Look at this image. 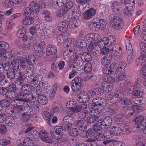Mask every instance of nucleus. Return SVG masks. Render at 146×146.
<instances>
[{
    "mask_svg": "<svg viewBox=\"0 0 146 146\" xmlns=\"http://www.w3.org/2000/svg\"><path fill=\"white\" fill-rule=\"evenodd\" d=\"M62 128L60 126H52L50 129V133L54 139L64 143L68 139V137L64 135Z\"/></svg>",
    "mask_w": 146,
    "mask_h": 146,
    "instance_id": "1",
    "label": "nucleus"
},
{
    "mask_svg": "<svg viewBox=\"0 0 146 146\" xmlns=\"http://www.w3.org/2000/svg\"><path fill=\"white\" fill-rule=\"evenodd\" d=\"M110 24L114 29H121L123 25L122 18L119 16L111 14L109 17Z\"/></svg>",
    "mask_w": 146,
    "mask_h": 146,
    "instance_id": "2",
    "label": "nucleus"
},
{
    "mask_svg": "<svg viewBox=\"0 0 146 146\" xmlns=\"http://www.w3.org/2000/svg\"><path fill=\"white\" fill-rule=\"evenodd\" d=\"M62 121L60 126L63 131H66L68 130L72 127L74 120L73 117L66 115L63 117Z\"/></svg>",
    "mask_w": 146,
    "mask_h": 146,
    "instance_id": "3",
    "label": "nucleus"
},
{
    "mask_svg": "<svg viewBox=\"0 0 146 146\" xmlns=\"http://www.w3.org/2000/svg\"><path fill=\"white\" fill-rule=\"evenodd\" d=\"M40 7L36 2L33 1L31 2L29 4V7H26L24 10L25 15H28V14H33V12L37 13L40 10Z\"/></svg>",
    "mask_w": 146,
    "mask_h": 146,
    "instance_id": "4",
    "label": "nucleus"
},
{
    "mask_svg": "<svg viewBox=\"0 0 146 146\" xmlns=\"http://www.w3.org/2000/svg\"><path fill=\"white\" fill-rule=\"evenodd\" d=\"M135 122L137 124V127L139 128L140 131H143L146 130V119H144L143 116L141 115L136 117Z\"/></svg>",
    "mask_w": 146,
    "mask_h": 146,
    "instance_id": "5",
    "label": "nucleus"
},
{
    "mask_svg": "<svg viewBox=\"0 0 146 146\" xmlns=\"http://www.w3.org/2000/svg\"><path fill=\"white\" fill-rule=\"evenodd\" d=\"M38 135L40 139L42 141L50 144L54 143L53 139L49 137L47 133L45 131H40Z\"/></svg>",
    "mask_w": 146,
    "mask_h": 146,
    "instance_id": "6",
    "label": "nucleus"
},
{
    "mask_svg": "<svg viewBox=\"0 0 146 146\" xmlns=\"http://www.w3.org/2000/svg\"><path fill=\"white\" fill-rule=\"evenodd\" d=\"M90 114V116L87 117V120L88 123H93L97 121L99 118V114L95 112L92 111Z\"/></svg>",
    "mask_w": 146,
    "mask_h": 146,
    "instance_id": "7",
    "label": "nucleus"
},
{
    "mask_svg": "<svg viewBox=\"0 0 146 146\" xmlns=\"http://www.w3.org/2000/svg\"><path fill=\"white\" fill-rule=\"evenodd\" d=\"M96 11L93 8H91L86 10L83 14V18L85 20H88L96 14Z\"/></svg>",
    "mask_w": 146,
    "mask_h": 146,
    "instance_id": "8",
    "label": "nucleus"
},
{
    "mask_svg": "<svg viewBox=\"0 0 146 146\" xmlns=\"http://www.w3.org/2000/svg\"><path fill=\"white\" fill-rule=\"evenodd\" d=\"M102 123L104 126V130H106L110 128L112 123V119L110 116H106L102 119Z\"/></svg>",
    "mask_w": 146,
    "mask_h": 146,
    "instance_id": "9",
    "label": "nucleus"
},
{
    "mask_svg": "<svg viewBox=\"0 0 146 146\" xmlns=\"http://www.w3.org/2000/svg\"><path fill=\"white\" fill-rule=\"evenodd\" d=\"M109 132L111 135L117 136L121 134L122 130L121 128L118 126H113L110 128Z\"/></svg>",
    "mask_w": 146,
    "mask_h": 146,
    "instance_id": "10",
    "label": "nucleus"
},
{
    "mask_svg": "<svg viewBox=\"0 0 146 146\" xmlns=\"http://www.w3.org/2000/svg\"><path fill=\"white\" fill-rule=\"evenodd\" d=\"M92 94L91 90L89 91L88 93L84 91H81L79 95L81 96L83 100H84V102H86L89 101L92 97L91 95Z\"/></svg>",
    "mask_w": 146,
    "mask_h": 146,
    "instance_id": "11",
    "label": "nucleus"
},
{
    "mask_svg": "<svg viewBox=\"0 0 146 146\" xmlns=\"http://www.w3.org/2000/svg\"><path fill=\"white\" fill-rule=\"evenodd\" d=\"M92 102L93 103H96L98 107L99 106H106L108 104L107 101L105 100L100 97L93 99Z\"/></svg>",
    "mask_w": 146,
    "mask_h": 146,
    "instance_id": "12",
    "label": "nucleus"
},
{
    "mask_svg": "<svg viewBox=\"0 0 146 146\" xmlns=\"http://www.w3.org/2000/svg\"><path fill=\"white\" fill-rule=\"evenodd\" d=\"M98 35L97 34L91 33L88 34L86 36V38L87 41L92 43H96L99 40L98 37Z\"/></svg>",
    "mask_w": 146,
    "mask_h": 146,
    "instance_id": "13",
    "label": "nucleus"
},
{
    "mask_svg": "<svg viewBox=\"0 0 146 146\" xmlns=\"http://www.w3.org/2000/svg\"><path fill=\"white\" fill-rule=\"evenodd\" d=\"M112 46L110 47V52L112 54H113L115 56H120L122 54V50L121 47L118 46Z\"/></svg>",
    "mask_w": 146,
    "mask_h": 146,
    "instance_id": "14",
    "label": "nucleus"
},
{
    "mask_svg": "<svg viewBox=\"0 0 146 146\" xmlns=\"http://www.w3.org/2000/svg\"><path fill=\"white\" fill-rule=\"evenodd\" d=\"M32 64L27 63L25 61L22 60V61H21L20 66L23 68H26L27 73L29 74V72H32L34 70V66Z\"/></svg>",
    "mask_w": 146,
    "mask_h": 146,
    "instance_id": "15",
    "label": "nucleus"
},
{
    "mask_svg": "<svg viewBox=\"0 0 146 146\" xmlns=\"http://www.w3.org/2000/svg\"><path fill=\"white\" fill-rule=\"evenodd\" d=\"M64 20L66 22L69 26L72 28H75L77 27V25L76 24H75L76 22L75 20H74L72 18L69 17L68 15H66L65 17V16H63Z\"/></svg>",
    "mask_w": 146,
    "mask_h": 146,
    "instance_id": "16",
    "label": "nucleus"
},
{
    "mask_svg": "<svg viewBox=\"0 0 146 146\" xmlns=\"http://www.w3.org/2000/svg\"><path fill=\"white\" fill-rule=\"evenodd\" d=\"M27 105L32 110L36 112L39 111L40 105L36 102H27Z\"/></svg>",
    "mask_w": 146,
    "mask_h": 146,
    "instance_id": "17",
    "label": "nucleus"
},
{
    "mask_svg": "<svg viewBox=\"0 0 146 146\" xmlns=\"http://www.w3.org/2000/svg\"><path fill=\"white\" fill-rule=\"evenodd\" d=\"M57 51L56 47L54 45L50 44L47 47L46 54L47 55L54 54L56 53Z\"/></svg>",
    "mask_w": 146,
    "mask_h": 146,
    "instance_id": "18",
    "label": "nucleus"
},
{
    "mask_svg": "<svg viewBox=\"0 0 146 146\" xmlns=\"http://www.w3.org/2000/svg\"><path fill=\"white\" fill-rule=\"evenodd\" d=\"M42 78V76L40 74L35 76L31 83L32 86L35 87H38V85L40 83Z\"/></svg>",
    "mask_w": 146,
    "mask_h": 146,
    "instance_id": "19",
    "label": "nucleus"
},
{
    "mask_svg": "<svg viewBox=\"0 0 146 146\" xmlns=\"http://www.w3.org/2000/svg\"><path fill=\"white\" fill-rule=\"evenodd\" d=\"M102 119H99L98 122L93 125V129L95 130L97 132L98 131L102 132L104 128V126L102 123Z\"/></svg>",
    "mask_w": 146,
    "mask_h": 146,
    "instance_id": "20",
    "label": "nucleus"
},
{
    "mask_svg": "<svg viewBox=\"0 0 146 146\" xmlns=\"http://www.w3.org/2000/svg\"><path fill=\"white\" fill-rule=\"evenodd\" d=\"M41 14L44 17L46 21L50 22L52 21V18L49 11L46 9H44L41 12Z\"/></svg>",
    "mask_w": 146,
    "mask_h": 146,
    "instance_id": "21",
    "label": "nucleus"
},
{
    "mask_svg": "<svg viewBox=\"0 0 146 146\" xmlns=\"http://www.w3.org/2000/svg\"><path fill=\"white\" fill-rule=\"evenodd\" d=\"M28 16L25 17L22 20V23L25 25H29L32 24L34 22L35 18L32 17L30 14H28Z\"/></svg>",
    "mask_w": 146,
    "mask_h": 146,
    "instance_id": "22",
    "label": "nucleus"
},
{
    "mask_svg": "<svg viewBox=\"0 0 146 146\" xmlns=\"http://www.w3.org/2000/svg\"><path fill=\"white\" fill-rule=\"evenodd\" d=\"M91 90L93 96L94 95L96 96H98L99 95L101 96L103 95L104 92H107L106 90H104L101 88H97Z\"/></svg>",
    "mask_w": 146,
    "mask_h": 146,
    "instance_id": "23",
    "label": "nucleus"
},
{
    "mask_svg": "<svg viewBox=\"0 0 146 146\" xmlns=\"http://www.w3.org/2000/svg\"><path fill=\"white\" fill-rule=\"evenodd\" d=\"M27 137L30 141H33L36 139L38 137L37 131L35 129H33L27 135Z\"/></svg>",
    "mask_w": 146,
    "mask_h": 146,
    "instance_id": "24",
    "label": "nucleus"
},
{
    "mask_svg": "<svg viewBox=\"0 0 146 146\" xmlns=\"http://www.w3.org/2000/svg\"><path fill=\"white\" fill-rule=\"evenodd\" d=\"M67 24L66 22H62L58 24V30L62 33H64L68 30Z\"/></svg>",
    "mask_w": 146,
    "mask_h": 146,
    "instance_id": "25",
    "label": "nucleus"
},
{
    "mask_svg": "<svg viewBox=\"0 0 146 146\" xmlns=\"http://www.w3.org/2000/svg\"><path fill=\"white\" fill-rule=\"evenodd\" d=\"M81 57L82 60L85 62L90 61L92 59L91 54L87 52H84Z\"/></svg>",
    "mask_w": 146,
    "mask_h": 146,
    "instance_id": "26",
    "label": "nucleus"
},
{
    "mask_svg": "<svg viewBox=\"0 0 146 146\" xmlns=\"http://www.w3.org/2000/svg\"><path fill=\"white\" fill-rule=\"evenodd\" d=\"M86 123V121L84 120H78L77 121L76 125L79 129L84 131V130H83V129H85L87 128Z\"/></svg>",
    "mask_w": 146,
    "mask_h": 146,
    "instance_id": "27",
    "label": "nucleus"
},
{
    "mask_svg": "<svg viewBox=\"0 0 146 146\" xmlns=\"http://www.w3.org/2000/svg\"><path fill=\"white\" fill-rule=\"evenodd\" d=\"M100 19H94L93 22L91 23V24L90 25V27L91 29L93 28V27L95 28V30L97 29V30L99 29H100Z\"/></svg>",
    "mask_w": 146,
    "mask_h": 146,
    "instance_id": "28",
    "label": "nucleus"
},
{
    "mask_svg": "<svg viewBox=\"0 0 146 146\" xmlns=\"http://www.w3.org/2000/svg\"><path fill=\"white\" fill-rule=\"evenodd\" d=\"M20 89L21 90L22 92L26 96L27 94H30L31 91V86L30 85L27 84H25L24 86H22Z\"/></svg>",
    "mask_w": 146,
    "mask_h": 146,
    "instance_id": "29",
    "label": "nucleus"
},
{
    "mask_svg": "<svg viewBox=\"0 0 146 146\" xmlns=\"http://www.w3.org/2000/svg\"><path fill=\"white\" fill-rule=\"evenodd\" d=\"M79 132L78 129L74 128H71L68 130V134L71 136L76 137L79 135Z\"/></svg>",
    "mask_w": 146,
    "mask_h": 146,
    "instance_id": "30",
    "label": "nucleus"
},
{
    "mask_svg": "<svg viewBox=\"0 0 146 146\" xmlns=\"http://www.w3.org/2000/svg\"><path fill=\"white\" fill-rule=\"evenodd\" d=\"M26 30L21 29L17 33V36L19 38H22L23 40L24 39H26L27 37L26 34Z\"/></svg>",
    "mask_w": 146,
    "mask_h": 146,
    "instance_id": "31",
    "label": "nucleus"
},
{
    "mask_svg": "<svg viewBox=\"0 0 146 146\" xmlns=\"http://www.w3.org/2000/svg\"><path fill=\"white\" fill-rule=\"evenodd\" d=\"M97 134L95 137V139L99 141H103L106 139V137L104 135V133L102 132L98 131L97 132Z\"/></svg>",
    "mask_w": 146,
    "mask_h": 146,
    "instance_id": "32",
    "label": "nucleus"
},
{
    "mask_svg": "<svg viewBox=\"0 0 146 146\" xmlns=\"http://www.w3.org/2000/svg\"><path fill=\"white\" fill-rule=\"evenodd\" d=\"M15 13V11L14 9L11 8L9 10L7 11L6 12L3 13V12L0 11V19L2 20H3V19H5V17L4 16L9 15L11 14H14Z\"/></svg>",
    "mask_w": 146,
    "mask_h": 146,
    "instance_id": "33",
    "label": "nucleus"
},
{
    "mask_svg": "<svg viewBox=\"0 0 146 146\" xmlns=\"http://www.w3.org/2000/svg\"><path fill=\"white\" fill-rule=\"evenodd\" d=\"M21 119L23 121L25 122H28L31 117V115L28 112L22 113Z\"/></svg>",
    "mask_w": 146,
    "mask_h": 146,
    "instance_id": "34",
    "label": "nucleus"
},
{
    "mask_svg": "<svg viewBox=\"0 0 146 146\" xmlns=\"http://www.w3.org/2000/svg\"><path fill=\"white\" fill-rule=\"evenodd\" d=\"M140 51L141 55L144 58L146 57V44L144 42H141L139 44Z\"/></svg>",
    "mask_w": 146,
    "mask_h": 146,
    "instance_id": "35",
    "label": "nucleus"
},
{
    "mask_svg": "<svg viewBox=\"0 0 146 146\" xmlns=\"http://www.w3.org/2000/svg\"><path fill=\"white\" fill-rule=\"evenodd\" d=\"M26 58V60L24 61L27 63L33 64L36 62V58L33 54H30L28 56V59L27 58Z\"/></svg>",
    "mask_w": 146,
    "mask_h": 146,
    "instance_id": "36",
    "label": "nucleus"
},
{
    "mask_svg": "<svg viewBox=\"0 0 146 146\" xmlns=\"http://www.w3.org/2000/svg\"><path fill=\"white\" fill-rule=\"evenodd\" d=\"M37 100L38 102L42 105H45L48 102V100L46 96L44 95H42L40 96Z\"/></svg>",
    "mask_w": 146,
    "mask_h": 146,
    "instance_id": "37",
    "label": "nucleus"
},
{
    "mask_svg": "<svg viewBox=\"0 0 146 146\" xmlns=\"http://www.w3.org/2000/svg\"><path fill=\"white\" fill-rule=\"evenodd\" d=\"M108 55V57H105V58H102V63L105 66H108L111 63L112 56L110 54H109Z\"/></svg>",
    "mask_w": 146,
    "mask_h": 146,
    "instance_id": "38",
    "label": "nucleus"
},
{
    "mask_svg": "<svg viewBox=\"0 0 146 146\" xmlns=\"http://www.w3.org/2000/svg\"><path fill=\"white\" fill-rule=\"evenodd\" d=\"M103 72L106 74L110 75L113 74L114 72L108 66H105L103 68Z\"/></svg>",
    "mask_w": 146,
    "mask_h": 146,
    "instance_id": "39",
    "label": "nucleus"
},
{
    "mask_svg": "<svg viewBox=\"0 0 146 146\" xmlns=\"http://www.w3.org/2000/svg\"><path fill=\"white\" fill-rule=\"evenodd\" d=\"M112 8L113 11L117 13V14H118V11L119 10V9L120 8L119 3L118 2H114L112 4Z\"/></svg>",
    "mask_w": 146,
    "mask_h": 146,
    "instance_id": "40",
    "label": "nucleus"
},
{
    "mask_svg": "<svg viewBox=\"0 0 146 146\" xmlns=\"http://www.w3.org/2000/svg\"><path fill=\"white\" fill-rule=\"evenodd\" d=\"M101 49V48L99 46L95 45L94 48L92 51L93 54L96 56H99L100 54Z\"/></svg>",
    "mask_w": 146,
    "mask_h": 146,
    "instance_id": "41",
    "label": "nucleus"
},
{
    "mask_svg": "<svg viewBox=\"0 0 146 146\" xmlns=\"http://www.w3.org/2000/svg\"><path fill=\"white\" fill-rule=\"evenodd\" d=\"M71 11L73 15L79 17L80 16L81 12L78 8L76 6L71 9Z\"/></svg>",
    "mask_w": 146,
    "mask_h": 146,
    "instance_id": "42",
    "label": "nucleus"
},
{
    "mask_svg": "<svg viewBox=\"0 0 146 146\" xmlns=\"http://www.w3.org/2000/svg\"><path fill=\"white\" fill-rule=\"evenodd\" d=\"M26 78L23 73L16 71L15 78H17L18 80L23 81L25 80Z\"/></svg>",
    "mask_w": 146,
    "mask_h": 146,
    "instance_id": "43",
    "label": "nucleus"
},
{
    "mask_svg": "<svg viewBox=\"0 0 146 146\" xmlns=\"http://www.w3.org/2000/svg\"><path fill=\"white\" fill-rule=\"evenodd\" d=\"M64 8L67 11L70 9H71L75 7L73 6V3L71 1H69L67 3H65L64 5Z\"/></svg>",
    "mask_w": 146,
    "mask_h": 146,
    "instance_id": "44",
    "label": "nucleus"
},
{
    "mask_svg": "<svg viewBox=\"0 0 146 146\" xmlns=\"http://www.w3.org/2000/svg\"><path fill=\"white\" fill-rule=\"evenodd\" d=\"M143 56L139 57L137 58L136 61V63L138 66H141L143 65L145 62H146V57L144 58Z\"/></svg>",
    "mask_w": 146,
    "mask_h": 146,
    "instance_id": "45",
    "label": "nucleus"
},
{
    "mask_svg": "<svg viewBox=\"0 0 146 146\" xmlns=\"http://www.w3.org/2000/svg\"><path fill=\"white\" fill-rule=\"evenodd\" d=\"M101 52L102 54L106 55L105 56V57H108L109 54H110L111 55V56H112V54L110 52V48H108L105 47H103L102 49Z\"/></svg>",
    "mask_w": 146,
    "mask_h": 146,
    "instance_id": "46",
    "label": "nucleus"
},
{
    "mask_svg": "<svg viewBox=\"0 0 146 146\" xmlns=\"http://www.w3.org/2000/svg\"><path fill=\"white\" fill-rule=\"evenodd\" d=\"M72 80L73 81V82H74V83L76 84L77 85L79 86L80 88H82V83L83 82V80L81 78L78 76L76 78H75Z\"/></svg>",
    "mask_w": 146,
    "mask_h": 146,
    "instance_id": "47",
    "label": "nucleus"
},
{
    "mask_svg": "<svg viewBox=\"0 0 146 146\" xmlns=\"http://www.w3.org/2000/svg\"><path fill=\"white\" fill-rule=\"evenodd\" d=\"M121 103L122 104H124L125 105H129L133 104V102L132 100L130 99H128L126 98H123Z\"/></svg>",
    "mask_w": 146,
    "mask_h": 146,
    "instance_id": "48",
    "label": "nucleus"
},
{
    "mask_svg": "<svg viewBox=\"0 0 146 146\" xmlns=\"http://www.w3.org/2000/svg\"><path fill=\"white\" fill-rule=\"evenodd\" d=\"M73 82V81L72 80L70 83L71 88L73 91H78L82 89V88H80L79 86Z\"/></svg>",
    "mask_w": 146,
    "mask_h": 146,
    "instance_id": "49",
    "label": "nucleus"
},
{
    "mask_svg": "<svg viewBox=\"0 0 146 146\" xmlns=\"http://www.w3.org/2000/svg\"><path fill=\"white\" fill-rule=\"evenodd\" d=\"M66 10H65L63 8L62 9H60L57 12V14L56 16L58 17H60L62 16L63 18V16H65L66 17V15H65V14L67 12Z\"/></svg>",
    "mask_w": 146,
    "mask_h": 146,
    "instance_id": "50",
    "label": "nucleus"
},
{
    "mask_svg": "<svg viewBox=\"0 0 146 146\" xmlns=\"http://www.w3.org/2000/svg\"><path fill=\"white\" fill-rule=\"evenodd\" d=\"M77 46H78L79 47H81L83 49H84V48H85L87 46V43L86 41L82 39L78 40L77 42Z\"/></svg>",
    "mask_w": 146,
    "mask_h": 146,
    "instance_id": "51",
    "label": "nucleus"
},
{
    "mask_svg": "<svg viewBox=\"0 0 146 146\" xmlns=\"http://www.w3.org/2000/svg\"><path fill=\"white\" fill-rule=\"evenodd\" d=\"M123 98L120 96V95L118 94H115V95L113 99V103H118L120 102L121 103Z\"/></svg>",
    "mask_w": 146,
    "mask_h": 146,
    "instance_id": "52",
    "label": "nucleus"
},
{
    "mask_svg": "<svg viewBox=\"0 0 146 146\" xmlns=\"http://www.w3.org/2000/svg\"><path fill=\"white\" fill-rule=\"evenodd\" d=\"M16 108V107L11 105L6 108L5 111L7 113L12 115Z\"/></svg>",
    "mask_w": 146,
    "mask_h": 146,
    "instance_id": "53",
    "label": "nucleus"
},
{
    "mask_svg": "<svg viewBox=\"0 0 146 146\" xmlns=\"http://www.w3.org/2000/svg\"><path fill=\"white\" fill-rule=\"evenodd\" d=\"M26 96H27L22 92H19L16 96V98L17 99V100H18L25 102L23 100Z\"/></svg>",
    "mask_w": 146,
    "mask_h": 146,
    "instance_id": "54",
    "label": "nucleus"
},
{
    "mask_svg": "<svg viewBox=\"0 0 146 146\" xmlns=\"http://www.w3.org/2000/svg\"><path fill=\"white\" fill-rule=\"evenodd\" d=\"M0 47L3 50H6L9 47L8 43L4 41L0 42Z\"/></svg>",
    "mask_w": 146,
    "mask_h": 146,
    "instance_id": "55",
    "label": "nucleus"
},
{
    "mask_svg": "<svg viewBox=\"0 0 146 146\" xmlns=\"http://www.w3.org/2000/svg\"><path fill=\"white\" fill-rule=\"evenodd\" d=\"M84 49L81 47L76 46L74 48V52L76 54L80 55V56L84 53L83 52Z\"/></svg>",
    "mask_w": 146,
    "mask_h": 146,
    "instance_id": "56",
    "label": "nucleus"
},
{
    "mask_svg": "<svg viewBox=\"0 0 146 146\" xmlns=\"http://www.w3.org/2000/svg\"><path fill=\"white\" fill-rule=\"evenodd\" d=\"M81 110L80 104H78L76 103L75 106H74L73 109L71 110V111L74 113H77L79 112Z\"/></svg>",
    "mask_w": 146,
    "mask_h": 146,
    "instance_id": "57",
    "label": "nucleus"
},
{
    "mask_svg": "<svg viewBox=\"0 0 146 146\" xmlns=\"http://www.w3.org/2000/svg\"><path fill=\"white\" fill-rule=\"evenodd\" d=\"M86 141L89 142L91 144L90 146H100L98 143L95 139H87L86 140Z\"/></svg>",
    "mask_w": 146,
    "mask_h": 146,
    "instance_id": "58",
    "label": "nucleus"
},
{
    "mask_svg": "<svg viewBox=\"0 0 146 146\" xmlns=\"http://www.w3.org/2000/svg\"><path fill=\"white\" fill-rule=\"evenodd\" d=\"M11 53L10 52H6L3 56L1 57V61H6V60L8 59L9 60V59L10 58L11 56Z\"/></svg>",
    "mask_w": 146,
    "mask_h": 146,
    "instance_id": "59",
    "label": "nucleus"
},
{
    "mask_svg": "<svg viewBox=\"0 0 146 146\" xmlns=\"http://www.w3.org/2000/svg\"><path fill=\"white\" fill-rule=\"evenodd\" d=\"M76 102L71 101L67 102L66 104V106L69 109L72 110L74 106L75 105Z\"/></svg>",
    "mask_w": 146,
    "mask_h": 146,
    "instance_id": "60",
    "label": "nucleus"
},
{
    "mask_svg": "<svg viewBox=\"0 0 146 146\" xmlns=\"http://www.w3.org/2000/svg\"><path fill=\"white\" fill-rule=\"evenodd\" d=\"M7 77L11 79H14L16 77V71H9L7 72Z\"/></svg>",
    "mask_w": 146,
    "mask_h": 146,
    "instance_id": "61",
    "label": "nucleus"
},
{
    "mask_svg": "<svg viewBox=\"0 0 146 146\" xmlns=\"http://www.w3.org/2000/svg\"><path fill=\"white\" fill-rule=\"evenodd\" d=\"M96 131L94 129H89L86 132V135L88 136L93 137L94 136L96 132Z\"/></svg>",
    "mask_w": 146,
    "mask_h": 146,
    "instance_id": "62",
    "label": "nucleus"
},
{
    "mask_svg": "<svg viewBox=\"0 0 146 146\" xmlns=\"http://www.w3.org/2000/svg\"><path fill=\"white\" fill-rule=\"evenodd\" d=\"M133 99H134L133 102L135 104V105H140L143 104V102H142V98L137 97L134 98Z\"/></svg>",
    "mask_w": 146,
    "mask_h": 146,
    "instance_id": "63",
    "label": "nucleus"
},
{
    "mask_svg": "<svg viewBox=\"0 0 146 146\" xmlns=\"http://www.w3.org/2000/svg\"><path fill=\"white\" fill-rule=\"evenodd\" d=\"M55 30L52 29H46V32L48 36L53 37L55 35Z\"/></svg>",
    "mask_w": 146,
    "mask_h": 146,
    "instance_id": "64",
    "label": "nucleus"
}]
</instances>
